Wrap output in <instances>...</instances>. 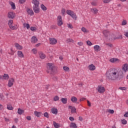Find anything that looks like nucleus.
Segmentation results:
<instances>
[{
  "label": "nucleus",
  "instance_id": "c85d7f7f",
  "mask_svg": "<svg viewBox=\"0 0 128 128\" xmlns=\"http://www.w3.org/2000/svg\"><path fill=\"white\" fill-rule=\"evenodd\" d=\"M10 4L11 6L12 10H16V4L14 2H10Z\"/></svg>",
  "mask_w": 128,
  "mask_h": 128
},
{
  "label": "nucleus",
  "instance_id": "338daca9",
  "mask_svg": "<svg viewBox=\"0 0 128 128\" xmlns=\"http://www.w3.org/2000/svg\"><path fill=\"white\" fill-rule=\"evenodd\" d=\"M86 100V98H81L80 100V102H84V100Z\"/></svg>",
  "mask_w": 128,
  "mask_h": 128
},
{
  "label": "nucleus",
  "instance_id": "72a5a7b5",
  "mask_svg": "<svg viewBox=\"0 0 128 128\" xmlns=\"http://www.w3.org/2000/svg\"><path fill=\"white\" fill-rule=\"evenodd\" d=\"M32 52L34 54H38V50L36 48H33L32 50Z\"/></svg>",
  "mask_w": 128,
  "mask_h": 128
},
{
  "label": "nucleus",
  "instance_id": "473e14b6",
  "mask_svg": "<svg viewBox=\"0 0 128 128\" xmlns=\"http://www.w3.org/2000/svg\"><path fill=\"white\" fill-rule=\"evenodd\" d=\"M23 26H24V28H26L27 30H29L30 28V24L26 23H24L23 24Z\"/></svg>",
  "mask_w": 128,
  "mask_h": 128
},
{
  "label": "nucleus",
  "instance_id": "2eb2a0df",
  "mask_svg": "<svg viewBox=\"0 0 128 128\" xmlns=\"http://www.w3.org/2000/svg\"><path fill=\"white\" fill-rule=\"evenodd\" d=\"M14 46L16 48V50H22L23 48L22 46L20 45V44L18 43H16L14 44Z\"/></svg>",
  "mask_w": 128,
  "mask_h": 128
},
{
  "label": "nucleus",
  "instance_id": "4be33fe9",
  "mask_svg": "<svg viewBox=\"0 0 128 128\" xmlns=\"http://www.w3.org/2000/svg\"><path fill=\"white\" fill-rule=\"evenodd\" d=\"M31 42H32V44H36V42H38V39L36 38V37L32 36L31 39Z\"/></svg>",
  "mask_w": 128,
  "mask_h": 128
},
{
  "label": "nucleus",
  "instance_id": "c756f323",
  "mask_svg": "<svg viewBox=\"0 0 128 128\" xmlns=\"http://www.w3.org/2000/svg\"><path fill=\"white\" fill-rule=\"evenodd\" d=\"M61 101L64 104H66L68 102V98H62Z\"/></svg>",
  "mask_w": 128,
  "mask_h": 128
},
{
  "label": "nucleus",
  "instance_id": "39448f33",
  "mask_svg": "<svg viewBox=\"0 0 128 128\" xmlns=\"http://www.w3.org/2000/svg\"><path fill=\"white\" fill-rule=\"evenodd\" d=\"M54 70V66H52V63H48L47 64V72L50 73L52 72V71Z\"/></svg>",
  "mask_w": 128,
  "mask_h": 128
},
{
  "label": "nucleus",
  "instance_id": "49530a36",
  "mask_svg": "<svg viewBox=\"0 0 128 128\" xmlns=\"http://www.w3.org/2000/svg\"><path fill=\"white\" fill-rule=\"evenodd\" d=\"M116 58H112L110 59V62H116Z\"/></svg>",
  "mask_w": 128,
  "mask_h": 128
},
{
  "label": "nucleus",
  "instance_id": "f8f14e48",
  "mask_svg": "<svg viewBox=\"0 0 128 128\" xmlns=\"http://www.w3.org/2000/svg\"><path fill=\"white\" fill-rule=\"evenodd\" d=\"M8 18H14V16H16V14L14 12H8Z\"/></svg>",
  "mask_w": 128,
  "mask_h": 128
},
{
  "label": "nucleus",
  "instance_id": "0eeeda50",
  "mask_svg": "<svg viewBox=\"0 0 128 128\" xmlns=\"http://www.w3.org/2000/svg\"><path fill=\"white\" fill-rule=\"evenodd\" d=\"M122 70L124 72H128V64H124L122 66Z\"/></svg>",
  "mask_w": 128,
  "mask_h": 128
},
{
  "label": "nucleus",
  "instance_id": "20e7f679",
  "mask_svg": "<svg viewBox=\"0 0 128 128\" xmlns=\"http://www.w3.org/2000/svg\"><path fill=\"white\" fill-rule=\"evenodd\" d=\"M96 90H98L99 94H104L106 92V88L102 86H98L96 88Z\"/></svg>",
  "mask_w": 128,
  "mask_h": 128
},
{
  "label": "nucleus",
  "instance_id": "0e129e2a",
  "mask_svg": "<svg viewBox=\"0 0 128 128\" xmlns=\"http://www.w3.org/2000/svg\"><path fill=\"white\" fill-rule=\"evenodd\" d=\"M0 100H4V96L2 94H0Z\"/></svg>",
  "mask_w": 128,
  "mask_h": 128
},
{
  "label": "nucleus",
  "instance_id": "5701e85b",
  "mask_svg": "<svg viewBox=\"0 0 128 128\" xmlns=\"http://www.w3.org/2000/svg\"><path fill=\"white\" fill-rule=\"evenodd\" d=\"M18 56H19V58H24V54H22V51H18Z\"/></svg>",
  "mask_w": 128,
  "mask_h": 128
},
{
  "label": "nucleus",
  "instance_id": "cd10ccee",
  "mask_svg": "<svg viewBox=\"0 0 128 128\" xmlns=\"http://www.w3.org/2000/svg\"><path fill=\"white\" fill-rule=\"evenodd\" d=\"M70 16H72V18L75 20H78V16H76V14L74 12H73V14Z\"/></svg>",
  "mask_w": 128,
  "mask_h": 128
},
{
  "label": "nucleus",
  "instance_id": "79ce46f5",
  "mask_svg": "<svg viewBox=\"0 0 128 128\" xmlns=\"http://www.w3.org/2000/svg\"><path fill=\"white\" fill-rule=\"evenodd\" d=\"M92 5L96 6L98 5V2L96 1H93L92 2Z\"/></svg>",
  "mask_w": 128,
  "mask_h": 128
},
{
  "label": "nucleus",
  "instance_id": "4c0bfd02",
  "mask_svg": "<svg viewBox=\"0 0 128 128\" xmlns=\"http://www.w3.org/2000/svg\"><path fill=\"white\" fill-rule=\"evenodd\" d=\"M54 128H60V124H58L56 122H54Z\"/></svg>",
  "mask_w": 128,
  "mask_h": 128
},
{
  "label": "nucleus",
  "instance_id": "f3484780",
  "mask_svg": "<svg viewBox=\"0 0 128 128\" xmlns=\"http://www.w3.org/2000/svg\"><path fill=\"white\" fill-rule=\"evenodd\" d=\"M94 49L95 52H100V46L98 45H96L94 46Z\"/></svg>",
  "mask_w": 128,
  "mask_h": 128
},
{
  "label": "nucleus",
  "instance_id": "37998d69",
  "mask_svg": "<svg viewBox=\"0 0 128 128\" xmlns=\"http://www.w3.org/2000/svg\"><path fill=\"white\" fill-rule=\"evenodd\" d=\"M86 44L88 46H92V42H90V40H87Z\"/></svg>",
  "mask_w": 128,
  "mask_h": 128
},
{
  "label": "nucleus",
  "instance_id": "ddd939ff",
  "mask_svg": "<svg viewBox=\"0 0 128 128\" xmlns=\"http://www.w3.org/2000/svg\"><path fill=\"white\" fill-rule=\"evenodd\" d=\"M32 4H34L33 6H38L40 4V2L38 0H32Z\"/></svg>",
  "mask_w": 128,
  "mask_h": 128
},
{
  "label": "nucleus",
  "instance_id": "a19ab883",
  "mask_svg": "<svg viewBox=\"0 0 128 128\" xmlns=\"http://www.w3.org/2000/svg\"><path fill=\"white\" fill-rule=\"evenodd\" d=\"M128 24V22L126 20H123L122 22V26H126V24Z\"/></svg>",
  "mask_w": 128,
  "mask_h": 128
},
{
  "label": "nucleus",
  "instance_id": "bf43d9fd",
  "mask_svg": "<svg viewBox=\"0 0 128 128\" xmlns=\"http://www.w3.org/2000/svg\"><path fill=\"white\" fill-rule=\"evenodd\" d=\"M44 116H45V118H48V112H45L44 114Z\"/></svg>",
  "mask_w": 128,
  "mask_h": 128
},
{
  "label": "nucleus",
  "instance_id": "680f3d73",
  "mask_svg": "<svg viewBox=\"0 0 128 128\" xmlns=\"http://www.w3.org/2000/svg\"><path fill=\"white\" fill-rule=\"evenodd\" d=\"M116 62L117 64H118V63L120 62V60L118 58H116Z\"/></svg>",
  "mask_w": 128,
  "mask_h": 128
},
{
  "label": "nucleus",
  "instance_id": "864d4df0",
  "mask_svg": "<svg viewBox=\"0 0 128 128\" xmlns=\"http://www.w3.org/2000/svg\"><path fill=\"white\" fill-rule=\"evenodd\" d=\"M110 2H112V0H104V4H108Z\"/></svg>",
  "mask_w": 128,
  "mask_h": 128
},
{
  "label": "nucleus",
  "instance_id": "7ed1b4c3",
  "mask_svg": "<svg viewBox=\"0 0 128 128\" xmlns=\"http://www.w3.org/2000/svg\"><path fill=\"white\" fill-rule=\"evenodd\" d=\"M57 24L58 26H62L64 24V22L62 21V16H58L57 18Z\"/></svg>",
  "mask_w": 128,
  "mask_h": 128
},
{
  "label": "nucleus",
  "instance_id": "412c9836",
  "mask_svg": "<svg viewBox=\"0 0 128 128\" xmlns=\"http://www.w3.org/2000/svg\"><path fill=\"white\" fill-rule=\"evenodd\" d=\"M71 101L74 104L78 102V98H76V96H72L71 98Z\"/></svg>",
  "mask_w": 128,
  "mask_h": 128
},
{
  "label": "nucleus",
  "instance_id": "423d86ee",
  "mask_svg": "<svg viewBox=\"0 0 128 128\" xmlns=\"http://www.w3.org/2000/svg\"><path fill=\"white\" fill-rule=\"evenodd\" d=\"M14 78H10L9 79L8 82V86L9 88H12L14 86Z\"/></svg>",
  "mask_w": 128,
  "mask_h": 128
},
{
  "label": "nucleus",
  "instance_id": "bb28decb",
  "mask_svg": "<svg viewBox=\"0 0 128 128\" xmlns=\"http://www.w3.org/2000/svg\"><path fill=\"white\" fill-rule=\"evenodd\" d=\"M103 34L104 36H106V38H108V36H110V32H108V31L107 30H104L103 31Z\"/></svg>",
  "mask_w": 128,
  "mask_h": 128
},
{
  "label": "nucleus",
  "instance_id": "f704fd0d",
  "mask_svg": "<svg viewBox=\"0 0 128 128\" xmlns=\"http://www.w3.org/2000/svg\"><path fill=\"white\" fill-rule=\"evenodd\" d=\"M67 14H68L69 16H71L74 14V12L70 10H68L66 11Z\"/></svg>",
  "mask_w": 128,
  "mask_h": 128
},
{
  "label": "nucleus",
  "instance_id": "a211bd4d",
  "mask_svg": "<svg viewBox=\"0 0 128 128\" xmlns=\"http://www.w3.org/2000/svg\"><path fill=\"white\" fill-rule=\"evenodd\" d=\"M51 112L54 114H58V108H53L51 109Z\"/></svg>",
  "mask_w": 128,
  "mask_h": 128
},
{
  "label": "nucleus",
  "instance_id": "8fccbe9b",
  "mask_svg": "<svg viewBox=\"0 0 128 128\" xmlns=\"http://www.w3.org/2000/svg\"><path fill=\"white\" fill-rule=\"evenodd\" d=\"M66 42H74V40H72V39L71 38H68Z\"/></svg>",
  "mask_w": 128,
  "mask_h": 128
},
{
  "label": "nucleus",
  "instance_id": "4d7b16f0",
  "mask_svg": "<svg viewBox=\"0 0 128 128\" xmlns=\"http://www.w3.org/2000/svg\"><path fill=\"white\" fill-rule=\"evenodd\" d=\"M120 38H122V36L120 34L119 36L116 38V40H118Z\"/></svg>",
  "mask_w": 128,
  "mask_h": 128
},
{
  "label": "nucleus",
  "instance_id": "5fc2aeb1",
  "mask_svg": "<svg viewBox=\"0 0 128 128\" xmlns=\"http://www.w3.org/2000/svg\"><path fill=\"white\" fill-rule=\"evenodd\" d=\"M26 0H19L20 4H24Z\"/></svg>",
  "mask_w": 128,
  "mask_h": 128
},
{
  "label": "nucleus",
  "instance_id": "b1692460",
  "mask_svg": "<svg viewBox=\"0 0 128 128\" xmlns=\"http://www.w3.org/2000/svg\"><path fill=\"white\" fill-rule=\"evenodd\" d=\"M91 12H94L95 14H96L98 12V10L96 8H91Z\"/></svg>",
  "mask_w": 128,
  "mask_h": 128
},
{
  "label": "nucleus",
  "instance_id": "9b49d317",
  "mask_svg": "<svg viewBox=\"0 0 128 128\" xmlns=\"http://www.w3.org/2000/svg\"><path fill=\"white\" fill-rule=\"evenodd\" d=\"M10 78V76L6 74H4L3 76H0V80H8Z\"/></svg>",
  "mask_w": 128,
  "mask_h": 128
},
{
  "label": "nucleus",
  "instance_id": "13d9d810",
  "mask_svg": "<svg viewBox=\"0 0 128 128\" xmlns=\"http://www.w3.org/2000/svg\"><path fill=\"white\" fill-rule=\"evenodd\" d=\"M78 46H82V44H84L82 43V42H78Z\"/></svg>",
  "mask_w": 128,
  "mask_h": 128
},
{
  "label": "nucleus",
  "instance_id": "603ef678",
  "mask_svg": "<svg viewBox=\"0 0 128 128\" xmlns=\"http://www.w3.org/2000/svg\"><path fill=\"white\" fill-rule=\"evenodd\" d=\"M119 90H126V87H120Z\"/></svg>",
  "mask_w": 128,
  "mask_h": 128
},
{
  "label": "nucleus",
  "instance_id": "774afa93",
  "mask_svg": "<svg viewBox=\"0 0 128 128\" xmlns=\"http://www.w3.org/2000/svg\"><path fill=\"white\" fill-rule=\"evenodd\" d=\"M106 46H110V48H112V44H106Z\"/></svg>",
  "mask_w": 128,
  "mask_h": 128
},
{
  "label": "nucleus",
  "instance_id": "e2e57ef3",
  "mask_svg": "<svg viewBox=\"0 0 128 128\" xmlns=\"http://www.w3.org/2000/svg\"><path fill=\"white\" fill-rule=\"evenodd\" d=\"M26 120H32V117L30 116H28L26 117Z\"/></svg>",
  "mask_w": 128,
  "mask_h": 128
},
{
  "label": "nucleus",
  "instance_id": "4468645a",
  "mask_svg": "<svg viewBox=\"0 0 128 128\" xmlns=\"http://www.w3.org/2000/svg\"><path fill=\"white\" fill-rule=\"evenodd\" d=\"M107 38H108V40H116V36H114V34H109L108 36H107Z\"/></svg>",
  "mask_w": 128,
  "mask_h": 128
},
{
  "label": "nucleus",
  "instance_id": "ea45409f",
  "mask_svg": "<svg viewBox=\"0 0 128 128\" xmlns=\"http://www.w3.org/2000/svg\"><path fill=\"white\" fill-rule=\"evenodd\" d=\"M67 26L68 28H70L71 30L74 28V26H72V24H68Z\"/></svg>",
  "mask_w": 128,
  "mask_h": 128
},
{
  "label": "nucleus",
  "instance_id": "e433bc0d",
  "mask_svg": "<svg viewBox=\"0 0 128 128\" xmlns=\"http://www.w3.org/2000/svg\"><path fill=\"white\" fill-rule=\"evenodd\" d=\"M7 108L9 110H14V107L12 106V105H8L7 106Z\"/></svg>",
  "mask_w": 128,
  "mask_h": 128
},
{
  "label": "nucleus",
  "instance_id": "f03ea898",
  "mask_svg": "<svg viewBox=\"0 0 128 128\" xmlns=\"http://www.w3.org/2000/svg\"><path fill=\"white\" fill-rule=\"evenodd\" d=\"M8 26L10 30H18V25L14 24V20H10L8 21Z\"/></svg>",
  "mask_w": 128,
  "mask_h": 128
},
{
  "label": "nucleus",
  "instance_id": "9d476101",
  "mask_svg": "<svg viewBox=\"0 0 128 128\" xmlns=\"http://www.w3.org/2000/svg\"><path fill=\"white\" fill-rule=\"evenodd\" d=\"M68 110H71L72 114H74L76 112V108L74 106H68Z\"/></svg>",
  "mask_w": 128,
  "mask_h": 128
},
{
  "label": "nucleus",
  "instance_id": "052dcab7",
  "mask_svg": "<svg viewBox=\"0 0 128 128\" xmlns=\"http://www.w3.org/2000/svg\"><path fill=\"white\" fill-rule=\"evenodd\" d=\"M69 120L71 122H73V120H74V117L70 116V117L69 118Z\"/></svg>",
  "mask_w": 128,
  "mask_h": 128
},
{
  "label": "nucleus",
  "instance_id": "393cba45",
  "mask_svg": "<svg viewBox=\"0 0 128 128\" xmlns=\"http://www.w3.org/2000/svg\"><path fill=\"white\" fill-rule=\"evenodd\" d=\"M34 114L36 116H37V118H40V116L42 115V112H38L36 111H35L34 112Z\"/></svg>",
  "mask_w": 128,
  "mask_h": 128
},
{
  "label": "nucleus",
  "instance_id": "f257e3e1",
  "mask_svg": "<svg viewBox=\"0 0 128 128\" xmlns=\"http://www.w3.org/2000/svg\"><path fill=\"white\" fill-rule=\"evenodd\" d=\"M106 76L108 80H118L124 78V73L118 68H112L106 72Z\"/></svg>",
  "mask_w": 128,
  "mask_h": 128
},
{
  "label": "nucleus",
  "instance_id": "6e6d98bb",
  "mask_svg": "<svg viewBox=\"0 0 128 128\" xmlns=\"http://www.w3.org/2000/svg\"><path fill=\"white\" fill-rule=\"evenodd\" d=\"M87 104L88 106H92V103H90L88 100H87Z\"/></svg>",
  "mask_w": 128,
  "mask_h": 128
},
{
  "label": "nucleus",
  "instance_id": "1a4fd4ad",
  "mask_svg": "<svg viewBox=\"0 0 128 128\" xmlns=\"http://www.w3.org/2000/svg\"><path fill=\"white\" fill-rule=\"evenodd\" d=\"M50 44H58V40L54 38H50Z\"/></svg>",
  "mask_w": 128,
  "mask_h": 128
},
{
  "label": "nucleus",
  "instance_id": "c9c22d12",
  "mask_svg": "<svg viewBox=\"0 0 128 128\" xmlns=\"http://www.w3.org/2000/svg\"><path fill=\"white\" fill-rule=\"evenodd\" d=\"M63 70L64 72H70V68L68 66H64Z\"/></svg>",
  "mask_w": 128,
  "mask_h": 128
},
{
  "label": "nucleus",
  "instance_id": "de8ad7c7",
  "mask_svg": "<svg viewBox=\"0 0 128 128\" xmlns=\"http://www.w3.org/2000/svg\"><path fill=\"white\" fill-rule=\"evenodd\" d=\"M108 112L111 114H114V111L112 110H108Z\"/></svg>",
  "mask_w": 128,
  "mask_h": 128
},
{
  "label": "nucleus",
  "instance_id": "3c124183",
  "mask_svg": "<svg viewBox=\"0 0 128 128\" xmlns=\"http://www.w3.org/2000/svg\"><path fill=\"white\" fill-rule=\"evenodd\" d=\"M62 14L63 16H64L66 14V10L64 8H62Z\"/></svg>",
  "mask_w": 128,
  "mask_h": 128
},
{
  "label": "nucleus",
  "instance_id": "6ab92c4d",
  "mask_svg": "<svg viewBox=\"0 0 128 128\" xmlns=\"http://www.w3.org/2000/svg\"><path fill=\"white\" fill-rule=\"evenodd\" d=\"M81 30L82 32H84V34H88L90 32V30H88L84 27H82L81 28Z\"/></svg>",
  "mask_w": 128,
  "mask_h": 128
},
{
  "label": "nucleus",
  "instance_id": "a878e982",
  "mask_svg": "<svg viewBox=\"0 0 128 128\" xmlns=\"http://www.w3.org/2000/svg\"><path fill=\"white\" fill-rule=\"evenodd\" d=\"M27 12L30 16H32L34 14V11L32 9H28Z\"/></svg>",
  "mask_w": 128,
  "mask_h": 128
},
{
  "label": "nucleus",
  "instance_id": "2f4dec72",
  "mask_svg": "<svg viewBox=\"0 0 128 128\" xmlns=\"http://www.w3.org/2000/svg\"><path fill=\"white\" fill-rule=\"evenodd\" d=\"M24 110L20 108H18V114H24Z\"/></svg>",
  "mask_w": 128,
  "mask_h": 128
},
{
  "label": "nucleus",
  "instance_id": "aec40b11",
  "mask_svg": "<svg viewBox=\"0 0 128 128\" xmlns=\"http://www.w3.org/2000/svg\"><path fill=\"white\" fill-rule=\"evenodd\" d=\"M39 56H40V58H42V60H44V58H46V55L42 53V52H39Z\"/></svg>",
  "mask_w": 128,
  "mask_h": 128
},
{
  "label": "nucleus",
  "instance_id": "7c9ffc66",
  "mask_svg": "<svg viewBox=\"0 0 128 128\" xmlns=\"http://www.w3.org/2000/svg\"><path fill=\"white\" fill-rule=\"evenodd\" d=\"M70 128H76L78 126H76V124L74 122H72L70 124Z\"/></svg>",
  "mask_w": 128,
  "mask_h": 128
},
{
  "label": "nucleus",
  "instance_id": "69168bd1",
  "mask_svg": "<svg viewBox=\"0 0 128 128\" xmlns=\"http://www.w3.org/2000/svg\"><path fill=\"white\" fill-rule=\"evenodd\" d=\"M124 116L125 118H128V112H127L124 114Z\"/></svg>",
  "mask_w": 128,
  "mask_h": 128
},
{
  "label": "nucleus",
  "instance_id": "dca6fc26",
  "mask_svg": "<svg viewBox=\"0 0 128 128\" xmlns=\"http://www.w3.org/2000/svg\"><path fill=\"white\" fill-rule=\"evenodd\" d=\"M88 68L90 70H96V66L93 64H91L88 66Z\"/></svg>",
  "mask_w": 128,
  "mask_h": 128
},
{
  "label": "nucleus",
  "instance_id": "09e8293b",
  "mask_svg": "<svg viewBox=\"0 0 128 128\" xmlns=\"http://www.w3.org/2000/svg\"><path fill=\"white\" fill-rule=\"evenodd\" d=\"M122 124H126V122H126V120H122Z\"/></svg>",
  "mask_w": 128,
  "mask_h": 128
},
{
  "label": "nucleus",
  "instance_id": "a18cd8bd",
  "mask_svg": "<svg viewBox=\"0 0 128 128\" xmlns=\"http://www.w3.org/2000/svg\"><path fill=\"white\" fill-rule=\"evenodd\" d=\"M58 100H60V98L58 96H55L54 98V102H56Z\"/></svg>",
  "mask_w": 128,
  "mask_h": 128
},
{
  "label": "nucleus",
  "instance_id": "6e6552de",
  "mask_svg": "<svg viewBox=\"0 0 128 128\" xmlns=\"http://www.w3.org/2000/svg\"><path fill=\"white\" fill-rule=\"evenodd\" d=\"M33 10L35 14H39L40 12V9L38 6H33Z\"/></svg>",
  "mask_w": 128,
  "mask_h": 128
},
{
  "label": "nucleus",
  "instance_id": "58836bf2",
  "mask_svg": "<svg viewBox=\"0 0 128 128\" xmlns=\"http://www.w3.org/2000/svg\"><path fill=\"white\" fill-rule=\"evenodd\" d=\"M40 8H42V10H46V6H44V4H41L40 6Z\"/></svg>",
  "mask_w": 128,
  "mask_h": 128
},
{
  "label": "nucleus",
  "instance_id": "c03bdc74",
  "mask_svg": "<svg viewBox=\"0 0 128 128\" xmlns=\"http://www.w3.org/2000/svg\"><path fill=\"white\" fill-rule=\"evenodd\" d=\"M36 28L34 26L30 27V30H32V32H36Z\"/></svg>",
  "mask_w": 128,
  "mask_h": 128
}]
</instances>
